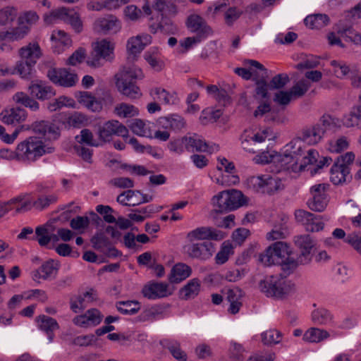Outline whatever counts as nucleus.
<instances>
[{
  "mask_svg": "<svg viewBox=\"0 0 361 361\" xmlns=\"http://www.w3.org/2000/svg\"><path fill=\"white\" fill-rule=\"evenodd\" d=\"M54 151V147H47L38 137L30 136L20 142L14 152H11L9 156L4 155L8 150L1 151V157L16 159L23 163H33L45 154H50Z\"/></svg>",
  "mask_w": 361,
  "mask_h": 361,
  "instance_id": "f257e3e1",
  "label": "nucleus"
},
{
  "mask_svg": "<svg viewBox=\"0 0 361 361\" xmlns=\"http://www.w3.org/2000/svg\"><path fill=\"white\" fill-rule=\"evenodd\" d=\"M259 288L267 297L277 300L285 299L295 290V284L281 274L265 276Z\"/></svg>",
  "mask_w": 361,
  "mask_h": 361,
  "instance_id": "f03ea898",
  "label": "nucleus"
},
{
  "mask_svg": "<svg viewBox=\"0 0 361 361\" xmlns=\"http://www.w3.org/2000/svg\"><path fill=\"white\" fill-rule=\"evenodd\" d=\"M283 151L293 159L295 170H305L307 165L317 162L319 156L314 149L305 150L302 140L298 137L288 143Z\"/></svg>",
  "mask_w": 361,
  "mask_h": 361,
  "instance_id": "7ed1b4c3",
  "label": "nucleus"
},
{
  "mask_svg": "<svg viewBox=\"0 0 361 361\" xmlns=\"http://www.w3.org/2000/svg\"><path fill=\"white\" fill-rule=\"evenodd\" d=\"M142 70L135 66L123 67L121 77L116 80V87L123 95L130 98H139L142 93L136 85V80L143 78Z\"/></svg>",
  "mask_w": 361,
  "mask_h": 361,
  "instance_id": "20e7f679",
  "label": "nucleus"
},
{
  "mask_svg": "<svg viewBox=\"0 0 361 361\" xmlns=\"http://www.w3.org/2000/svg\"><path fill=\"white\" fill-rule=\"evenodd\" d=\"M246 203L244 195L237 190L220 192L213 197V204L216 213H226L236 209Z\"/></svg>",
  "mask_w": 361,
  "mask_h": 361,
  "instance_id": "39448f33",
  "label": "nucleus"
},
{
  "mask_svg": "<svg viewBox=\"0 0 361 361\" xmlns=\"http://www.w3.org/2000/svg\"><path fill=\"white\" fill-rule=\"evenodd\" d=\"M295 243L300 249V253L297 259H288L283 264V271L288 274L292 272L298 264H305L312 259V250L314 246V242L310 235H301L295 238Z\"/></svg>",
  "mask_w": 361,
  "mask_h": 361,
  "instance_id": "423d86ee",
  "label": "nucleus"
},
{
  "mask_svg": "<svg viewBox=\"0 0 361 361\" xmlns=\"http://www.w3.org/2000/svg\"><path fill=\"white\" fill-rule=\"evenodd\" d=\"M335 126L334 118L324 115L315 125L302 129L301 135L298 138L302 140L303 145H316L322 140L324 133Z\"/></svg>",
  "mask_w": 361,
  "mask_h": 361,
  "instance_id": "0eeeda50",
  "label": "nucleus"
},
{
  "mask_svg": "<svg viewBox=\"0 0 361 361\" xmlns=\"http://www.w3.org/2000/svg\"><path fill=\"white\" fill-rule=\"evenodd\" d=\"M290 247L287 243L282 241L274 243L272 245L268 247L265 251L259 255V261L264 266L272 264H281L283 270V264L290 257Z\"/></svg>",
  "mask_w": 361,
  "mask_h": 361,
  "instance_id": "6e6552de",
  "label": "nucleus"
},
{
  "mask_svg": "<svg viewBox=\"0 0 361 361\" xmlns=\"http://www.w3.org/2000/svg\"><path fill=\"white\" fill-rule=\"evenodd\" d=\"M355 157L353 152H348L336 159L331 168L330 178L334 185H341L350 181L352 176L350 174L349 166L353 163Z\"/></svg>",
  "mask_w": 361,
  "mask_h": 361,
  "instance_id": "1a4fd4ad",
  "label": "nucleus"
},
{
  "mask_svg": "<svg viewBox=\"0 0 361 361\" xmlns=\"http://www.w3.org/2000/svg\"><path fill=\"white\" fill-rule=\"evenodd\" d=\"M114 44L106 39L97 42L93 45L91 57L87 61L90 66L99 67L102 66V60L110 61L114 59Z\"/></svg>",
  "mask_w": 361,
  "mask_h": 361,
  "instance_id": "9d476101",
  "label": "nucleus"
},
{
  "mask_svg": "<svg viewBox=\"0 0 361 361\" xmlns=\"http://www.w3.org/2000/svg\"><path fill=\"white\" fill-rule=\"evenodd\" d=\"M184 246V251L188 257L201 261L209 259L214 253L216 248L211 241H188Z\"/></svg>",
  "mask_w": 361,
  "mask_h": 361,
  "instance_id": "9b49d317",
  "label": "nucleus"
},
{
  "mask_svg": "<svg viewBox=\"0 0 361 361\" xmlns=\"http://www.w3.org/2000/svg\"><path fill=\"white\" fill-rule=\"evenodd\" d=\"M244 66H250L255 67L256 69L262 71V74H258L252 78V80L255 82L256 88L255 94L257 96L260 97L262 99H269L268 89L269 88V84L267 82L268 78V70L259 62L252 59H245L243 61Z\"/></svg>",
  "mask_w": 361,
  "mask_h": 361,
  "instance_id": "f8f14e48",
  "label": "nucleus"
},
{
  "mask_svg": "<svg viewBox=\"0 0 361 361\" xmlns=\"http://www.w3.org/2000/svg\"><path fill=\"white\" fill-rule=\"evenodd\" d=\"M329 185L326 183H319L311 187L310 192L312 197L307 201L308 207L314 212H323L329 202V197L326 190Z\"/></svg>",
  "mask_w": 361,
  "mask_h": 361,
  "instance_id": "ddd939ff",
  "label": "nucleus"
},
{
  "mask_svg": "<svg viewBox=\"0 0 361 361\" xmlns=\"http://www.w3.org/2000/svg\"><path fill=\"white\" fill-rule=\"evenodd\" d=\"M47 76L53 83L63 87H72L78 81V75L67 68H50Z\"/></svg>",
  "mask_w": 361,
  "mask_h": 361,
  "instance_id": "4468645a",
  "label": "nucleus"
},
{
  "mask_svg": "<svg viewBox=\"0 0 361 361\" xmlns=\"http://www.w3.org/2000/svg\"><path fill=\"white\" fill-rule=\"evenodd\" d=\"M98 135L100 141L106 142L110 141L112 135L121 136L124 139H127L128 130L118 121L111 120L99 126Z\"/></svg>",
  "mask_w": 361,
  "mask_h": 361,
  "instance_id": "2eb2a0df",
  "label": "nucleus"
},
{
  "mask_svg": "<svg viewBox=\"0 0 361 361\" xmlns=\"http://www.w3.org/2000/svg\"><path fill=\"white\" fill-rule=\"evenodd\" d=\"M297 222L301 224L307 231L318 232L324 228L322 216L314 214L310 212L298 209L295 212Z\"/></svg>",
  "mask_w": 361,
  "mask_h": 361,
  "instance_id": "dca6fc26",
  "label": "nucleus"
},
{
  "mask_svg": "<svg viewBox=\"0 0 361 361\" xmlns=\"http://www.w3.org/2000/svg\"><path fill=\"white\" fill-rule=\"evenodd\" d=\"M225 234L212 227L202 226L190 231L186 236L188 241L221 240Z\"/></svg>",
  "mask_w": 361,
  "mask_h": 361,
  "instance_id": "f3484780",
  "label": "nucleus"
},
{
  "mask_svg": "<svg viewBox=\"0 0 361 361\" xmlns=\"http://www.w3.org/2000/svg\"><path fill=\"white\" fill-rule=\"evenodd\" d=\"M30 96L41 101L48 100L56 95L54 89L42 80H32L27 87Z\"/></svg>",
  "mask_w": 361,
  "mask_h": 361,
  "instance_id": "a211bd4d",
  "label": "nucleus"
},
{
  "mask_svg": "<svg viewBox=\"0 0 361 361\" xmlns=\"http://www.w3.org/2000/svg\"><path fill=\"white\" fill-rule=\"evenodd\" d=\"M186 25L192 32L197 33V37L201 39L206 38L212 34L211 27L207 25L205 20L199 15L193 14L188 17Z\"/></svg>",
  "mask_w": 361,
  "mask_h": 361,
  "instance_id": "6ab92c4d",
  "label": "nucleus"
},
{
  "mask_svg": "<svg viewBox=\"0 0 361 361\" xmlns=\"http://www.w3.org/2000/svg\"><path fill=\"white\" fill-rule=\"evenodd\" d=\"M31 128L35 133L39 134L47 139L57 140L60 136L59 128L49 121H39L34 122Z\"/></svg>",
  "mask_w": 361,
  "mask_h": 361,
  "instance_id": "aec40b11",
  "label": "nucleus"
},
{
  "mask_svg": "<svg viewBox=\"0 0 361 361\" xmlns=\"http://www.w3.org/2000/svg\"><path fill=\"white\" fill-rule=\"evenodd\" d=\"M102 317L103 315L99 310L92 308L85 314L76 316L73 319V322L80 327L95 326L101 323Z\"/></svg>",
  "mask_w": 361,
  "mask_h": 361,
  "instance_id": "412c9836",
  "label": "nucleus"
},
{
  "mask_svg": "<svg viewBox=\"0 0 361 361\" xmlns=\"http://www.w3.org/2000/svg\"><path fill=\"white\" fill-rule=\"evenodd\" d=\"M94 25L99 31L104 34H113L118 32L121 27L119 20L113 15H108L98 18Z\"/></svg>",
  "mask_w": 361,
  "mask_h": 361,
  "instance_id": "4be33fe9",
  "label": "nucleus"
},
{
  "mask_svg": "<svg viewBox=\"0 0 361 361\" xmlns=\"http://www.w3.org/2000/svg\"><path fill=\"white\" fill-rule=\"evenodd\" d=\"M142 293L145 298L149 300L164 298L171 294L168 293V284L159 282H151L145 285Z\"/></svg>",
  "mask_w": 361,
  "mask_h": 361,
  "instance_id": "5701e85b",
  "label": "nucleus"
},
{
  "mask_svg": "<svg viewBox=\"0 0 361 361\" xmlns=\"http://www.w3.org/2000/svg\"><path fill=\"white\" fill-rule=\"evenodd\" d=\"M53 231L54 228L50 226H39L35 228L36 236H33L32 239L37 240L41 247H47L51 241L58 242L60 240L58 233L50 234Z\"/></svg>",
  "mask_w": 361,
  "mask_h": 361,
  "instance_id": "b1692460",
  "label": "nucleus"
},
{
  "mask_svg": "<svg viewBox=\"0 0 361 361\" xmlns=\"http://www.w3.org/2000/svg\"><path fill=\"white\" fill-rule=\"evenodd\" d=\"M95 300L96 298L94 291L91 289L89 291L71 298L70 300V308L73 312L78 313L84 310L87 307L88 303Z\"/></svg>",
  "mask_w": 361,
  "mask_h": 361,
  "instance_id": "393cba45",
  "label": "nucleus"
},
{
  "mask_svg": "<svg viewBox=\"0 0 361 361\" xmlns=\"http://www.w3.org/2000/svg\"><path fill=\"white\" fill-rule=\"evenodd\" d=\"M1 121L5 124H16L25 120L27 117L26 111L21 108H13L3 111L1 114Z\"/></svg>",
  "mask_w": 361,
  "mask_h": 361,
  "instance_id": "a878e982",
  "label": "nucleus"
},
{
  "mask_svg": "<svg viewBox=\"0 0 361 361\" xmlns=\"http://www.w3.org/2000/svg\"><path fill=\"white\" fill-rule=\"evenodd\" d=\"M158 123L162 128L176 132L180 130L185 126L184 118L178 114H171L167 116L160 117Z\"/></svg>",
  "mask_w": 361,
  "mask_h": 361,
  "instance_id": "bb28decb",
  "label": "nucleus"
},
{
  "mask_svg": "<svg viewBox=\"0 0 361 361\" xmlns=\"http://www.w3.org/2000/svg\"><path fill=\"white\" fill-rule=\"evenodd\" d=\"M160 345L167 349L177 361H187L188 355L181 349L180 343L178 341L166 338L160 341Z\"/></svg>",
  "mask_w": 361,
  "mask_h": 361,
  "instance_id": "cd10ccee",
  "label": "nucleus"
},
{
  "mask_svg": "<svg viewBox=\"0 0 361 361\" xmlns=\"http://www.w3.org/2000/svg\"><path fill=\"white\" fill-rule=\"evenodd\" d=\"M192 269L183 263L176 264L172 268L169 280L171 283H178L190 276Z\"/></svg>",
  "mask_w": 361,
  "mask_h": 361,
  "instance_id": "c85d7f7f",
  "label": "nucleus"
},
{
  "mask_svg": "<svg viewBox=\"0 0 361 361\" xmlns=\"http://www.w3.org/2000/svg\"><path fill=\"white\" fill-rule=\"evenodd\" d=\"M200 281L197 278L190 280L180 289V298L185 300L195 298L200 291Z\"/></svg>",
  "mask_w": 361,
  "mask_h": 361,
  "instance_id": "c756f323",
  "label": "nucleus"
},
{
  "mask_svg": "<svg viewBox=\"0 0 361 361\" xmlns=\"http://www.w3.org/2000/svg\"><path fill=\"white\" fill-rule=\"evenodd\" d=\"M51 41L54 43V51L60 53L64 51L65 48L71 45L72 40L63 30H54L51 36Z\"/></svg>",
  "mask_w": 361,
  "mask_h": 361,
  "instance_id": "7c9ffc66",
  "label": "nucleus"
},
{
  "mask_svg": "<svg viewBox=\"0 0 361 361\" xmlns=\"http://www.w3.org/2000/svg\"><path fill=\"white\" fill-rule=\"evenodd\" d=\"M185 147L189 152H208L207 142L201 139L200 136L193 134L192 136H184Z\"/></svg>",
  "mask_w": 361,
  "mask_h": 361,
  "instance_id": "2f4dec72",
  "label": "nucleus"
},
{
  "mask_svg": "<svg viewBox=\"0 0 361 361\" xmlns=\"http://www.w3.org/2000/svg\"><path fill=\"white\" fill-rule=\"evenodd\" d=\"M39 329L47 333L50 341L53 339V331L59 328L56 320L52 317L40 315L36 318Z\"/></svg>",
  "mask_w": 361,
  "mask_h": 361,
  "instance_id": "473e14b6",
  "label": "nucleus"
},
{
  "mask_svg": "<svg viewBox=\"0 0 361 361\" xmlns=\"http://www.w3.org/2000/svg\"><path fill=\"white\" fill-rule=\"evenodd\" d=\"M13 99L14 102L26 108L30 109L32 111H37L39 109V104L28 93L24 92H16Z\"/></svg>",
  "mask_w": 361,
  "mask_h": 361,
  "instance_id": "72a5a7b5",
  "label": "nucleus"
},
{
  "mask_svg": "<svg viewBox=\"0 0 361 361\" xmlns=\"http://www.w3.org/2000/svg\"><path fill=\"white\" fill-rule=\"evenodd\" d=\"M149 27L153 34L159 30L165 34H173L177 30V27L169 18H162L158 23L152 22L149 25Z\"/></svg>",
  "mask_w": 361,
  "mask_h": 361,
  "instance_id": "f704fd0d",
  "label": "nucleus"
},
{
  "mask_svg": "<svg viewBox=\"0 0 361 361\" xmlns=\"http://www.w3.org/2000/svg\"><path fill=\"white\" fill-rule=\"evenodd\" d=\"M273 161L276 164L279 168V171H291L293 172H299L302 170H295V165L293 159L285 152L282 154L279 153L273 157Z\"/></svg>",
  "mask_w": 361,
  "mask_h": 361,
  "instance_id": "c9c22d12",
  "label": "nucleus"
},
{
  "mask_svg": "<svg viewBox=\"0 0 361 361\" xmlns=\"http://www.w3.org/2000/svg\"><path fill=\"white\" fill-rule=\"evenodd\" d=\"M153 8L161 13V18L175 16L177 13V7L175 4L168 0H157Z\"/></svg>",
  "mask_w": 361,
  "mask_h": 361,
  "instance_id": "e433bc0d",
  "label": "nucleus"
},
{
  "mask_svg": "<svg viewBox=\"0 0 361 361\" xmlns=\"http://www.w3.org/2000/svg\"><path fill=\"white\" fill-rule=\"evenodd\" d=\"M330 19L326 14H312L307 16L304 23L312 29H321L329 23Z\"/></svg>",
  "mask_w": 361,
  "mask_h": 361,
  "instance_id": "4c0bfd02",
  "label": "nucleus"
},
{
  "mask_svg": "<svg viewBox=\"0 0 361 361\" xmlns=\"http://www.w3.org/2000/svg\"><path fill=\"white\" fill-rule=\"evenodd\" d=\"M330 336L329 333L319 328H310L303 334V340L310 343H319Z\"/></svg>",
  "mask_w": 361,
  "mask_h": 361,
  "instance_id": "58836bf2",
  "label": "nucleus"
},
{
  "mask_svg": "<svg viewBox=\"0 0 361 361\" xmlns=\"http://www.w3.org/2000/svg\"><path fill=\"white\" fill-rule=\"evenodd\" d=\"M116 307L120 313L126 315H133L140 310V302L137 300L118 301Z\"/></svg>",
  "mask_w": 361,
  "mask_h": 361,
  "instance_id": "ea45409f",
  "label": "nucleus"
},
{
  "mask_svg": "<svg viewBox=\"0 0 361 361\" xmlns=\"http://www.w3.org/2000/svg\"><path fill=\"white\" fill-rule=\"evenodd\" d=\"M21 57L20 61H34L35 63L40 56V49L38 44H29L22 47L19 51Z\"/></svg>",
  "mask_w": 361,
  "mask_h": 361,
  "instance_id": "a19ab883",
  "label": "nucleus"
},
{
  "mask_svg": "<svg viewBox=\"0 0 361 361\" xmlns=\"http://www.w3.org/2000/svg\"><path fill=\"white\" fill-rule=\"evenodd\" d=\"M333 314L325 308H318L312 313L313 322L318 325H328L333 321Z\"/></svg>",
  "mask_w": 361,
  "mask_h": 361,
  "instance_id": "79ce46f5",
  "label": "nucleus"
},
{
  "mask_svg": "<svg viewBox=\"0 0 361 361\" xmlns=\"http://www.w3.org/2000/svg\"><path fill=\"white\" fill-rule=\"evenodd\" d=\"M39 268L42 273V279H54L56 277L59 269V263L54 259H49L44 262Z\"/></svg>",
  "mask_w": 361,
  "mask_h": 361,
  "instance_id": "37998d69",
  "label": "nucleus"
},
{
  "mask_svg": "<svg viewBox=\"0 0 361 361\" xmlns=\"http://www.w3.org/2000/svg\"><path fill=\"white\" fill-rule=\"evenodd\" d=\"M331 65L334 68V72L337 78L340 79H347L351 71L355 68V65H348L343 61H331Z\"/></svg>",
  "mask_w": 361,
  "mask_h": 361,
  "instance_id": "c03bdc74",
  "label": "nucleus"
},
{
  "mask_svg": "<svg viewBox=\"0 0 361 361\" xmlns=\"http://www.w3.org/2000/svg\"><path fill=\"white\" fill-rule=\"evenodd\" d=\"M92 247L101 252H104L106 249L111 245V241L107 238L104 233L102 231H99L95 233L90 240Z\"/></svg>",
  "mask_w": 361,
  "mask_h": 361,
  "instance_id": "a18cd8bd",
  "label": "nucleus"
},
{
  "mask_svg": "<svg viewBox=\"0 0 361 361\" xmlns=\"http://www.w3.org/2000/svg\"><path fill=\"white\" fill-rule=\"evenodd\" d=\"M35 63L34 61H19L16 63V70L23 78L30 79L32 76Z\"/></svg>",
  "mask_w": 361,
  "mask_h": 361,
  "instance_id": "49530a36",
  "label": "nucleus"
},
{
  "mask_svg": "<svg viewBox=\"0 0 361 361\" xmlns=\"http://www.w3.org/2000/svg\"><path fill=\"white\" fill-rule=\"evenodd\" d=\"M157 48H153L145 53L144 58L153 69L160 71L164 67V63L157 57Z\"/></svg>",
  "mask_w": 361,
  "mask_h": 361,
  "instance_id": "de8ad7c7",
  "label": "nucleus"
},
{
  "mask_svg": "<svg viewBox=\"0 0 361 361\" xmlns=\"http://www.w3.org/2000/svg\"><path fill=\"white\" fill-rule=\"evenodd\" d=\"M144 49L142 38L140 36L130 38L127 43V50L130 56L128 59L132 56V60H133Z\"/></svg>",
  "mask_w": 361,
  "mask_h": 361,
  "instance_id": "09e8293b",
  "label": "nucleus"
},
{
  "mask_svg": "<svg viewBox=\"0 0 361 361\" xmlns=\"http://www.w3.org/2000/svg\"><path fill=\"white\" fill-rule=\"evenodd\" d=\"M282 334L276 329H269L261 334L262 341L264 345H272L279 343Z\"/></svg>",
  "mask_w": 361,
  "mask_h": 361,
  "instance_id": "8fccbe9b",
  "label": "nucleus"
},
{
  "mask_svg": "<svg viewBox=\"0 0 361 361\" xmlns=\"http://www.w3.org/2000/svg\"><path fill=\"white\" fill-rule=\"evenodd\" d=\"M75 140L79 144H85L91 147H99L101 144L94 140L93 134L87 128L82 129L80 135L75 136Z\"/></svg>",
  "mask_w": 361,
  "mask_h": 361,
  "instance_id": "3c124183",
  "label": "nucleus"
},
{
  "mask_svg": "<svg viewBox=\"0 0 361 361\" xmlns=\"http://www.w3.org/2000/svg\"><path fill=\"white\" fill-rule=\"evenodd\" d=\"M114 112L118 116L124 118L134 116L138 114V110L133 105L121 103L116 106Z\"/></svg>",
  "mask_w": 361,
  "mask_h": 361,
  "instance_id": "603ef678",
  "label": "nucleus"
},
{
  "mask_svg": "<svg viewBox=\"0 0 361 361\" xmlns=\"http://www.w3.org/2000/svg\"><path fill=\"white\" fill-rule=\"evenodd\" d=\"M129 128L137 135L142 137L149 136V130L141 119H135L130 123Z\"/></svg>",
  "mask_w": 361,
  "mask_h": 361,
  "instance_id": "864d4df0",
  "label": "nucleus"
},
{
  "mask_svg": "<svg viewBox=\"0 0 361 361\" xmlns=\"http://www.w3.org/2000/svg\"><path fill=\"white\" fill-rule=\"evenodd\" d=\"M245 348L240 343L232 341L229 348V357L231 361H241L244 359Z\"/></svg>",
  "mask_w": 361,
  "mask_h": 361,
  "instance_id": "5fc2aeb1",
  "label": "nucleus"
},
{
  "mask_svg": "<svg viewBox=\"0 0 361 361\" xmlns=\"http://www.w3.org/2000/svg\"><path fill=\"white\" fill-rule=\"evenodd\" d=\"M290 79L287 74L281 73L272 78L269 83V89L279 90L284 87Z\"/></svg>",
  "mask_w": 361,
  "mask_h": 361,
  "instance_id": "6e6d98bb",
  "label": "nucleus"
},
{
  "mask_svg": "<svg viewBox=\"0 0 361 361\" xmlns=\"http://www.w3.org/2000/svg\"><path fill=\"white\" fill-rule=\"evenodd\" d=\"M341 36L346 40L353 42L356 45L361 44V35L354 29L349 27L341 32Z\"/></svg>",
  "mask_w": 361,
  "mask_h": 361,
  "instance_id": "4d7b16f0",
  "label": "nucleus"
},
{
  "mask_svg": "<svg viewBox=\"0 0 361 361\" xmlns=\"http://www.w3.org/2000/svg\"><path fill=\"white\" fill-rule=\"evenodd\" d=\"M241 145L243 149L250 153H257L262 150L259 146L254 145V143L251 139H250V135H247V132L241 135Z\"/></svg>",
  "mask_w": 361,
  "mask_h": 361,
  "instance_id": "13d9d810",
  "label": "nucleus"
},
{
  "mask_svg": "<svg viewBox=\"0 0 361 361\" xmlns=\"http://www.w3.org/2000/svg\"><path fill=\"white\" fill-rule=\"evenodd\" d=\"M255 184L257 185L261 188H267L266 190L268 192L272 191L274 189L275 190L278 189L276 186V180L269 176L267 178H263L262 177L259 176L257 177L256 178Z\"/></svg>",
  "mask_w": 361,
  "mask_h": 361,
  "instance_id": "bf43d9fd",
  "label": "nucleus"
},
{
  "mask_svg": "<svg viewBox=\"0 0 361 361\" xmlns=\"http://www.w3.org/2000/svg\"><path fill=\"white\" fill-rule=\"evenodd\" d=\"M57 197L54 195L41 196L34 202L33 205L36 209L43 210L47 208L50 204L55 203Z\"/></svg>",
  "mask_w": 361,
  "mask_h": 361,
  "instance_id": "052dcab7",
  "label": "nucleus"
},
{
  "mask_svg": "<svg viewBox=\"0 0 361 361\" xmlns=\"http://www.w3.org/2000/svg\"><path fill=\"white\" fill-rule=\"evenodd\" d=\"M96 211L101 215H103L104 221L109 224L116 222V218L111 215V213L114 212V209L110 206L99 204L96 207Z\"/></svg>",
  "mask_w": 361,
  "mask_h": 361,
  "instance_id": "680f3d73",
  "label": "nucleus"
},
{
  "mask_svg": "<svg viewBox=\"0 0 361 361\" xmlns=\"http://www.w3.org/2000/svg\"><path fill=\"white\" fill-rule=\"evenodd\" d=\"M250 67V69H247L245 68H235L233 71L238 76H240L243 79L248 80L255 77V75H257L259 73L257 72V70L255 67H251L250 66H247Z\"/></svg>",
  "mask_w": 361,
  "mask_h": 361,
  "instance_id": "e2e57ef3",
  "label": "nucleus"
},
{
  "mask_svg": "<svg viewBox=\"0 0 361 361\" xmlns=\"http://www.w3.org/2000/svg\"><path fill=\"white\" fill-rule=\"evenodd\" d=\"M137 194L141 195L140 190H128L121 193L116 199V201L123 204V206H131V203H128L126 201H130L134 196Z\"/></svg>",
  "mask_w": 361,
  "mask_h": 361,
  "instance_id": "0e129e2a",
  "label": "nucleus"
},
{
  "mask_svg": "<svg viewBox=\"0 0 361 361\" xmlns=\"http://www.w3.org/2000/svg\"><path fill=\"white\" fill-rule=\"evenodd\" d=\"M90 219L87 216H78L70 221L71 227L74 230L84 229L88 227Z\"/></svg>",
  "mask_w": 361,
  "mask_h": 361,
  "instance_id": "69168bd1",
  "label": "nucleus"
},
{
  "mask_svg": "<svg viewBox=\"0 0 361 361\" xmlns=\"http://www.w3.org/2000/svg\"><path fill=\"white\" fill-rule=\"evenodd\" d=\"M310 85L305 81L300 80L297 84L293 86L290 93L291 96L295 97H300L303 96L308 90Z\"/></svg>",
  "mask_w": 361,
  "mask_h": 361,
  "instance_id": "338daca9",
  "label": "nucleus"
},
{
  "mask_svg": "<svg viewBox=\"0 0 361 361\" xmlns=\"http://www.w3.org/2000/svg\"><path fill=\"white\" fill-rule=\"evenodd\" d=\"M85 58V49L83 48H79L68 59L67 63L71 66H75L78 63H82Z\"/></svg>",
  "mask_w": 361,
  "mask_h": 361,
  "instance_id": "774afa93",
  "label": "nucleus"
}]
</instances>
